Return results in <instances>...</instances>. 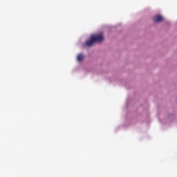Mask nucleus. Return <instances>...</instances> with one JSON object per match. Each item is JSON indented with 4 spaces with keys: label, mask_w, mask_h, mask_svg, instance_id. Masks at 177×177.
Returning a JSON list of instances; mask_svg holds the SVG:
<instances>
[{
    "label": "nucleus",
    "mask_w": 177,
    "mask_h": 177,
    "mask_svg": "<svg viewBox=\"0 0 177 177\" xmlns=\"http://www.w3.org/2000/svg\"><path fill=\"white\" fill-rule=\"evenodd\" d=\"M103 41H104L103 35L100 34L98 35H92L90 39L86 41V46L91 48V46H93L95 42H103Z\"/></svg>",
    "instance_id": "1"
},
{
    "label": "nucleus",
    "mask_w": 177,
    "mask_h": 177,
    "mask_svg": "<svg viewBox=\"0 0 177 177\" xmlns=\"http://www.w3.org/2000/svg\"><path fill=\"white\" fill-rule=\"evenodd\" d=\"M164 18L161 15H156L153 18L154 23H161V21H163Z\"/></svg>",
    "instance_id": "2"
},
{
    "label": "nucleus",
    "mask_w": 177,
    "mask_h": 177,
    "mask_svg": "<svg viewBox=\"0 0 177 177\" xmlns=\"http://www.w3.org/2000/svg\"><path fill=\"white\" fill-rule=\"evenodd\" d=\"M82 60H84V55L79 54L77 55V62H82Z\"/></svg>",
    "instance_id": "3"
}]
</instances>
